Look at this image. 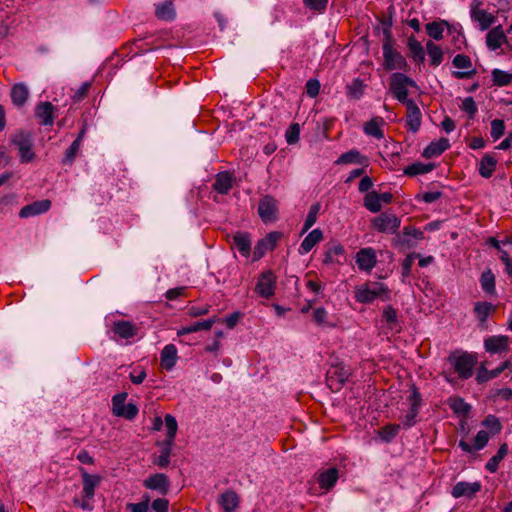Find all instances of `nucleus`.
<instances>
[{"mask_svg":"<svg viewBox=\"0 0 512 512\" xmlns=\"http://www.w3.org/2000/svg\"><path fill=\"white\" fill-rule=\"evenodd\" d=\"M471 18L479 23L481 30L488 29L495 22V17L491 13L480 9H472Z\"/></svg>","mask_w":512,"mask_h":512,"instance_id":"40","label":"nucleus"},{"mask_svg":"<svg viewBox=\"0 0 512 512\" xmlns=\"http://www.w3.org/2000/svg\"><path fill=\"white\" fill-rule=\"evenodd\" d=\"M401 224V220L391 213L383 212L379 216L371 220V227L380 232L387 234H394L397 232Z\"/></svg>","mask_w":512,"mask_h":512,"instance_id":"7","label":"nucleus"},{"mask_svg":"<svg viewBox=\"0 0 512 512\" xmlns=\"http://www.w3.org/2000/svg\"><path fill=\"white\" fill-rule=\"evenodd\" d=\"M58 115L59 109L48 101L39 102L34 109V116L42 126H52Z\"/></svg>","mask_w":512,"mask_h":512,"instance_id":"9","label":"nucleus"},{"mask_svg":"<svg viewBox=\"0 0 512 512\" xmlns=\"http://www.w3.org/2000/svg\"><path fill=\"white\" fill-rule=\"evenodd\" d=\"M339 479V471L332 467L319 473L317 477L318 484L325 491L331 490Z\"/></svg>","mask_w":512,"mask_h":512,"instance_id":"24","label":"nucleus"},{"mask_svg":"<svg viewBox=\"0 0 512 512\" xmlns=\"http://www.w3.org/2000/svg\"><path fill=\"white\" fill-rule=\"evenodd\" d=\"M444 26H446L448 29V32L451 33L450 24L445 20L430 22V23L426 24L425 28H426L427 34L431 38H433L435 40H441L443 38Z\"/></svg>","mask_w":512,"mask_h":512,"instance_id":"39","label":"nucleus"},{"mask_svg":"<svg viewBox=\"0 0 512 512\" xmlns=\"http://www.w3.org/2000/svg\"><path fill=\"white\" fill-rule=\"evenodd\" d=\"M86 130H80L77 138L72 142V144L65 151L64 158L62 159L63 165L71 166L80 150V143L84 137V133Z\"/></svg>","mask_w":512,"mask_h":512,"instance_id":"33","label":"nucleus"},{"mask_svg":"<svg viewBox=\"0 0 512 512\" xmlns=\"http://www.w3.org/2000/svg\"><path fill=\"white\" fill-rule=\"evenodd\" d=\"M213 323H214V319L197 321L190 325L181 327L178 330L177 335L183 336V335L195 333V332H198L201 330H210Z\"/></svg>","mask_w":512,"mask_h":512,"instance_id":"41","label":"nucleus"},{"mask_svg":"<svg viewBox=\"0 0 512 512\" xmlns=\"http://www.w3.org/2000/svg\"><path fill=\"white\" fill-rule=\"evenodd\" d=\"M347 95L352 99H359L363 95L364 84L359 78L347 85Z\"/></svg>","mask_w":512,"mask_h":512,"instance_id":"51","label":"nucleus"},{"mask_svg":"<svg viewBox=\"0 0 512 512\" xmlns=\"http://www.w3.org/2000/svg\"><path fill=\"white\" fill-rule=\"evenodd\" d=\"M495 308L496 307L492 303L487 301H479L475 303L473 312L479 321V326H485V323Z\"/></svg>","mask_w":512,"mask_h":512,"instance_id":"29","label":"nucleus"},{"mask_svg":"<svg viewBox=\"0 0 512 512\" xmlns=\"http://www.w3.org/2000/svg\"><path fill=\"white\" fill-rule=\"evenodd\" d=\"M364 207L372 213H378L382 209L378 192L370 191L364 197Z\"/></svg>","mask_w":512,"mask_h":512,"instance_id":"47","label":"nucleus"},{"mask_svg":"<svg viewBox=\"0 0 512 512\" xmlns=\"http://www.w3.org/2000/svg\"><path fill=\"white\" fill-rule=\"evenodd\" d=\"M276 276L272 271H266L260 274L255 291L263 298H271L275 293Z\"/></svg>","mask_w":512,"mask_h":512,"instance_id":"11","label":"nucleus"},{"mask_svg":"<svg viewBox=\"0 0 512 512\" xmlns=\"http://www.w3.org/2000/svg\"><path fill=\"white\" fill-rule=\"evenodd\" d=\"M495 275L491 269L485 270L479 279L481 289L490 296L496 295Z\"/></svg>","mask_w":512,"mask_h":512,"instance_id":"35","label":"nucleus"},{"mask_svg":"<svg viewBox=\"0 0 512 512\" xmlns=\"http://www.w3.org/2000/svg\"><path fill=\"white\" fill-rule=\"evenodd\" d=\"M143 485L147 489L155 490L162 495H166L170 489V480L167 475L156 473L146 478Z\"/></svg>","mask_w":512,"mask_h":512,"instance_id":"18","label":"nucleus"},{"mask_svg":"<svg viewBox=\"0 0 512 512\" xmlns=\"http://www.w3.org/2000/svg\"><path fill=\"white\" fill-rule=\"evenodd\" d=\"M401 428V423L387 424L379 431V436L384 442L389 443L397 436Z\"/></svg>","mask_w":512,"mask_h":512,"instance_id":"49","label":"nucleus"},{"mask_svg":"<svg viewBox=\"0 0 512 512\" xmlns=\"http://www.w3.org/2000/svg\"><path fill=\"white\" fill-rule=\"evenodd\" d=\"M407 125L409 128H419L421 125V112L413 100L407 102Z\"/></svg>","mask_w":512,"mask_h":512,"instance_id":"42","label":"nucleus"},{"mask_svg":"<svg viewBox=\"0 0 512 512\" xmlns=\"http://www.w3.org/2000/svg\"><path fill=\"white\" fill-rule=\"evenodd\" d=\"M424 239V233L414 227L406 226L401 233L393 239L395 246L405 249L414 248L417 242Z\"/></svg>","mask_w":512,"mask_h":512,"instance_id":"8","label":"nucleus"},{"mask_svg":"<svg viewBox=\"0 0 512 512\" xmlns=\"http://www.w3.org/2000/svg\"><path fill=\"white\" fill-rule=\"evenodd\" d=\"M319 211H320L319 203H315L310 207L309 212L306 216L304 225L302 227V234L306 233L315 224Z\"/></svg>","mask_w":512,"mask_h":512,"instance_id":"52","label":"nucleus"},{"mask_svg":"<svg viewBox=\"0 0 512 512\" xmlns=\"http://www.w3.org/2000/svg\"><path fill=\"white\" fill-rule=\"evenodd\" d=\"M489 441V434L485 430H480L475 438H474V449L475 450H481L483 449Z\"/></svg>","mask_w":512,"mask_h":512,"instance_id":"60","label":"nucleus"},{"mask_svg":"<svg viewBox=\"0 0 512 512\" xmlns=\"http://www.w3.org/2000/svg\"><path fill=\"white\" fill-rule=\"evenodd\" d=\"M160 445V455H154L152 457V463L160 468H166L170 464V456L174 444L162 441Z\"/></svg>","mask_w":512,"mask_h":512,"instance_id":"31","label":"nucleus"},{"mask_svg":"<svg viewBox=\"0 0 512 512\" xmlns=\"http://www.w3.org/2000/svg\"><path fill=\"white\" fill-rule=\"evenodd\" d=\"M355 261L359 270L370 273L377 263L376 251L371 247L361 248Z\"/></svg>","mask_w":512,"mask_h":512,"instance_id":"15","label":"nucleus"},{"mask_svg":"<svg viewBox=\"0 0 512 512\" xmlns=\"http://www.w3.org/2000/svg\"><path fill=\"white\" fill-rule=\"evenodd\" d=\"M512 362L510 360L504 361L500 366L496 367L493 370H487L484 365H482L478 371L476 376V381L479 384L485 383L490 379L497 378L504 370L511 368Z\"/></svg>","mask_w":512,"mask_h":512,"instance_id":"23","label":"nucleus"},{"mask_svg":"<svg viewBox=\"0 0 512 512\" xmlns=\"http://www.w3.org/2000/svg\"><path fill=\"white\" fill-rule=\"evenodd\" d=\"M408 86L417 87L416 82L404 73L396 72L391 75L390 88L394 97L402 103L408 102Z\"/></svg>","mask_w":512,"mask_h":512,"instance_id":"4","label":"nucleus"},{"mask_svg":"<svg viewBox=\"0 0 512 512\" xmlns=\"http://www.w3.org/2000/svg\"><path fill=\"white\" fill-rule=\"evenodd\" d=\"M449 147V140L446 138H440L437 141H432L428 146H426L422 152V156L426 159L434 158L441 155Z\"/></svg>","mask_w":512,"mask_h":512,"instance_id":"25","label":"nucleus"},{"mask_svg":"<svg viewBox=\"0 0 512 512\" xmlns=\"http://www.w3.org/2000/svg\"><path fill=\"white\" fill-rule=\"evenodd\" d=\"M508 453V445L507 443H503L500 445L496 455L491 457L485 465L486 470L490 473H495L498 470L500 462Z\"/></svg>","mask_w":512,"mask_h":512,"instance_id":"43","label":"nucleus"},{"mask_svg":"<svg viewBox=\"0 0 512 512\" xmlns=\"http://www.w3.org/2000/svg\"><path fill=\"white\" fill-rule=\"evenodd\" d=\"M407 46L410 51L411 58L417 63H423L425 60V52L421 43L411 36L408 38Z\"/></svg>","mask_w":512,"mask_h":512,"instance_id":"44","label":"nucleus"},{"mask_svg":"<svg viewBox=\"0 0 512 512\" xmlns=\"http://www.w3.org/2000/svg\"><path fill=\"white\" fill-rule=\"evenodd\" d=\"M485 351L490 354H501L510 349V340L506 335H493L484 340Z\"/></svg>","mask_w":512,"mask_h":512,"instance_id":"14","label":"nucleus"},{"mask_svg":"<svg viewBox=\"0 0 512 512\" xmlns=\"http://www.w3.org/2000/svg\"><path fill=\"white\" fill-rule=\"evenodd\" d=\"M481 487L482 486L479 481H460L453 486L451 490V495L454 498L466 497L468 499H472L481 490Z\"/></svg>","mask_w":512,"mask_h":512,"instance_id":"16","label":"nucleus"},{"mask_svg":"<svg viewBox=\"0 0 512 512\" xmlns=\"http://www.w3.org/2000/svg\"><path fill=\"white\" fill-rule=\"evenodd\" d=\"M447 361L454 368L458 377L462 380H466L472 377L474 368L478 363V357L475 353L457 350L450 353Z\"/></svg>","mask_w":512,"mask_h":512,"instance_id":"2","label":"nucleus"},{"mask_svg":"<svg viewBox=\"0 0 512 512\" xmlns=\"http://www.w3.org/2000/svg\"><path fill=\"white\" fill-rule=\"evenodd\" d=\"M164 422L167 428L166 439L164 441L174 444V440L178 429L176 418L171 414H166Z\"/></svg>","mask_w":512,"mask_h":512,"instance_id":"48","label":"nucleus"},{"mask_svg":"<svg viewBox=\"0 0 512 512\" xmlns=\"http://www.w3.org/2000/svg\"><path fill=\"white\" fill-rule=\"evenodd\" d=\"M320 87V82L317 79H309L305 85L307 95L311 98L318 96Z\"/></svg>","mask_w":512,"mask_h":512,"instance_id":"62","label":"nucleus"},{"mask_svg":"<svg viewBox=\"0 0 512 512\" xmlns=\"http://www.w3.org/2000/svg\"><path fill=\"white\" fill-rule=\"evenodd\" d=\"M384 68L388 71H408L409 65L404 56L393 48V42H383Z\"/></svg>","mask_w":512,"mask_h":512,"instance_id":"5","label":"nucleus"},{"mask_svg":"<svg viewBox=\"0 0 512 512\" xmlns=\"http://www.w3.org/2000/svg\"><path fill=\"white\" fill-rule=\"evenodd\" d=\"M502 43H507L506 35L501 25L492 28L486 35V44L491 50H497Z\"/></svg>","mask_w":512,"mask_h":512,"instance_id":"27","label":"nucleus"},{"mask_svg":"<svg viewBox=\"0 0 512 512\" xmlns=\"http://www.w3.org/2000/svg\"><path fill=\"white\" fill-rule=\"evenodd\" d=\"M138 412V407L134 403L130 402L126 404L123 409L117 412V416L123 417L127 420H132L137 416Z\"/></svg>","mask_w":512,"mask_h":512,"instance_id":"55","label":"nucleus"},{"mask_svg":"<svg viewBox=\"0 0 512 512\" xmlns=\"http://www.w3.org/2000/svg\"><path fill=\"white\" fill-rule=\"evenodd\" d=\"M278 205L277 201L270 195H266L259 200L258 215L264 223H272L277 220Z\"/></svg>","mask_w":512,"mask_h":512,"instance_id":"10","label":"nucleus"},{"mask_svg":"<svg viewBox=\"0 0 512 512\" xmlns=\"http://www.w3.org/2000/svg\"><path fill=\"white\" fill-rule=\"evenodd\" d=\"M407 401L409 403V410L405 415L399 417L402 428L405 430H408L417 424L418 415L423 405L422 396L414 384L411 385V392Z\"/></svg>","mask_w":512,"mask_h":512,"instance_id":"3","label":"nucleus"},{"mask_svg":"<svg viewBox=\"0 0 512 512\" xmlns=\"http://www.w3.org/2000/svg\"><path fill=\"white\" fill-rule=\"evenodd\" d=\"M435 168V164L415 162L404 169V174L410 177L426 174Z\"/></svg>","mask_w":512,"mask_h":512,"instance_id":"45","label":"nucleus"},{"mask_svg":"<svg viewBox=\"0 0 512 512\" xmlns=\"http://www.w3.org/2000/svg\"><path fill=\"white\" fill-rule=\"evenodd\" d=\"M497 165V160L489 155L485 154L478 164V172L483 178H490L493 175Z\"/></svg>","mask_w":512,"mask_h":512,"instance_id":"38","label":"nucleus"},{"mask_svg":"<svg viewBox=\"0 0 512 512\" xmlns=\"http://www.w3.org/2000/svg\"><path fill=\"white\" fill-rule=\"evenodd\" d=\"M127 396L126 392H121L112 397V410L114 415L117 416V412L124 408Z\"/></svg>","mask_w":512,"mask_h":512,"instance_id":"58","label":"nucleus"},{"mask_svg":"<svg viewBox=\"0 0 512 512\" xmlns=\"http://www.w3.org/2000/svg\"><path fill=\"white\" fill-rule=\"evenodd\" d=\"M151 509L153 512H168L169 501L166 498H157L152 501Z\"/></svg>","mask_w":512,"mask_h":512,"instance_id":"63","label":"nucleus"},{"mask_svg":"<svg viewBox=\"0 0 512 512\" xmlns=\"http://www.w3.org/2000/svg\"><path fill=\"white\" fill-rule=\"evenodd\" d=\"M82 485L84 498L90 500L95 495V488L100 484L102 478L99 475L89 474L85 469H81Z\"/></svg>","mask_w":512,"mask_h":512,"instance_id":"20","label":"nucleus"},{"mask_svg":"<svg viewBox=\"0 0 512 512\" xmlns=\"http://www.w3.org/2000/svg\"><path fill=\"white\" fill-rule=\"evenodd\" d=\"M228 242L243 257L248 258L250 256L252 241L249 233L238 231L233 235H228Z\"/></svg>","mask_w":512,"mask_h":512,"instance_id":"12","label":"nucleus"},{"mask_svg":"<svg viewBox=\"0 0 512 512\" xmlns=\"http://www.w3.org/2000/svg\"><path fill=\"white\" fill-rule=\"evenodd\" d=\"M233 185V178L229 172H220L216 175V179L212 185L214 191L219 194L226 195L229 193Z\"/></svg>","mask_w":512,"mask_h":512,"instance_id":"28","label":"nucleus"},{"mask_svg":"<svg viewBox=\"0 0 512 512\" xmlns=\"http://www.w3.org/2000/svg\"><path fill=\"white\" fill-rule=\"evenodd\" d=\"M111 330L114 333L115 339L129 340L138 334L137 325L126 320L114 321Z\"/></svg>","mask_w":512,"mask_h":512,"instance_id":"17","label":"nucleus"},{"mask_svg":"<svg viewBox=\"0 0 512 512\" xmlns=\"http://www.w3.org/2000/svg\"><path fill=\"white\" fill-rule=\"evenodd\" d=\"M28 96L29 91L23 83L15 84L10 92L12 103L18 107H21L26 103Z\"/></svg>","mask_w":512,"mask_h":512,"instance_id":"37","label":"nucleus"},{"mask_svg":"<svg viewBox=\"0 0 512 512\" xmlns=\"http://www.w3.org/2000/svg\"><path fill=\"white\" fill-rule=\"evenodd\" d=\"M390 298L391 290L386 284L378 281H367L356 286L354 290V299L360 304H372L376 299L386 302Z\"/></svg>","mask_w":512,"mask_h":512,"instance_id":"1","label":"nucleus"},{"mask_svg":"<svg viewBox=\"0 0 512 512\" xmlns=\"http://www.w3.org/2000/svg\"><path fill=\"white\" fill-rule=\"evenodd\" d=\"M336 164H359L367 167L369 159L367 156L362 155L358 150L352 149L340 155Z\"/></svg>","mask_w":512,"mask_h":512,"instance_id":"26","label":"nucleus"},{"mask_svg":"<svg viewBox=\"0 0 512 512\" xmlns=\"http://www.w3.org/2000/svg\"><path fill=\"white\" fill-rule=\"evenodd\" d=\"M178 360V351L174 344H167L161 351L160 362L161 367L167 371H171Z\"/></svg>","mask_w":512,"mask_h":512,"instance_id":"22","label":"nucleus"},{"mask_svg":"<svg viewBox=\"0 0 512 512\" xmlns=\"http://www.w3.org/2000/svg\"><path fill=\"white\" fill-rule=\"evenodd\" d=\"M382 319L389 325L397 322V312L392 306H386L382 313Z\"/></svg>","mask_w":512,"mask_h":512,"instance_id":"64","label":"nucleus"},{"mask_svg":"<svg viewBox=\"0 0 512 512\" xmlns=\"http://www.w3.org/2000/svg\"><path fill=\"white\" fill-rule=\"evenodd\" d=\"M345 253L344 246L340 243H334L331 246H328L324 253L323 263L326 265L330 264H339L341 261L338 257L343 256Z\"/></svg>","mask_w":512,"mask_h":512,"instance_id":"34","label":"nucleus"},{"mask_svg":"<svg viewBox=\"0 0 512 512\" xmlns=\"http://www.w3.org/2000/svg\"><path fill=\"white\" fill-rule=\"evenodd\" d=\"M268 251H271L270 248H268V245L264 241V239L258 240L254 247L253 251V261H258L261 259Z\"/></svg>","mask_w":512,"mask_h":512,"instance_id":"59","label":"nucleus"},{"mask_svg":"<svg viewBox=\"0 0 512 512\" xmlns=\"http://www.w3.org/2000/svg\"><path fill=\"white\" fill-rule=\"evenodd\" d=\"M155 16L163 21H172L176 16L172 0H166L163 3L155 5Z\"/></svg>","mask_w":512,"mask_h":512,"instance_id":"32","label":"nucleus"},{"mask_svg":"<svg viewBox=\"0 0 512 512\" xmlns=\"http://www.w3.org/2000/svg\"><path fill=\"white\" fill-rule=\"evenodd\" d=\"M451 409L460 415L466 416L471 410V406L463 398H456L450 405Z\"/></svg>","mask_w":512,"mask_h":512,"instance_id":"53","label":"nucleus"},{"mask_svg":"<svg viewBox=\"0 0 512 512\" xmlns=\"http://www.w3.org/2000/svg\"><path fill=\"white\" fill-rule=\"evenodd\" d=\"M348 377L349 373L344 368H336L333 371H328L326 382L332 391L337 392L348 380Z\"/></svg>","mask_w":512,"mask_h":512,"instance_id":"21","label":"nucleus"},{"mask_svg":"<svg viewBox=\"0 0 512 512\" xmlns=\"http://www.w3.org/2000/svg\"><path fill=\"white\" fill-rule=\"evenodd\" d=\"M428 56L430 58V64L434 67L439 66L443 61L442 48L432 41H428L426 44Z\"/></svg>","mask_w":512,"mask_h":512,"instance_id":"46","label":"nucleus"},{"mask_svg":"<svg viewBox=\"0 0 512 512\" xmlns=\"http://www.w3.org/2000/svg\"><path fill=\"white\" fill-rule=\"evenodd\" d=\"M461 109L468 114L469 118H472L478 110L472 97H467L462 101Z\"/></svg>","mask_w":512,"mask_h":512,"instance_id":"61","label":"nucleus"},{"mask_svg":"<svg viewBox=\"0 0 512 512\" xmlns=\"http://www.w3.org/2000/svg\"><path fill=\"white\" fill-rule=\"evenodd\" d=\"M483 426L488 428L493 434H497L501 431L502 425L499 419L494 415H488L482 422Z\"/></svg>","mask_w":512,"mask_h":512,"instance_id":"56","label":"nucleus"},{"mask_svg":"<svg viewBox=\"0 0 512 512\" xmlns=\"http://www.w3.org/2000/svg\"><path fill=\"white\" fill-rule=\"evenodd\" d=\"M323 239V232L316 228L312 230L302 241L299 247V254L304 255L310 252L313 247Z\"/></svg>","mask_w":512,"mask_h":512,"instance_id":"30","label":"nucleus"},{"mask_svg":"<svg viewBox=\"0 0 512 512\" xmlns=\"http://www.w3.org/2000/svg\"><path fill=\"white\" fill-rule=\"evenodd\" d=\"M51 208V201L48 199L34 201L31 204L25 205L19 211L20 218H29L46 213Z\"/></svg>","mask_w":512,"mask_h":512,"instance_id":"19","label":"nucleus"},{"mask_svg":"<svg viewBox=\"0 0 512 512\" xmlns=\"http://www.w3.org/2000/svg\"><path fill=\"white\" fill-rule=\"evenodd\" d=\"M219 504L224 512H233L239 505L238 495L233 490H227L221 494Z\"/></svg>","mask_w":512,"mask_h":512,"instance_id":"36","label":"nucleus"},{"mask_svg":"<svg viewBox=\"0 0 512 512\" xmlns=\"http://www.w3.org/2000/svg\"><path fill=\"white\" fill-rule=\"evenodd\" d=\"M492 82L495 86H506L512 82V74L500 69L492 70Z\"/></svg>","mask_w":512,"mask_h":512,"instance_id":"50","label":"nucleus"},{"mask_svg":"<svg viewBox=\"0 0 512 512\" xmlns=\"http://www.w3.org/2000/svg\"><path fill=\"white\" fill-rule=\"evenodd\" d=\"M419 257H420V255L418 253L413 252V253L408 254L406 256V258L402 261L401 274H402L403 278H407L410 275L414 260Z\"/></svg>","mask_w":512,"mask_h":512,"instance_id":"54","label":"nucleus"},{"mask_svg":"<svg viewBox=\"0 0 512 512\" xmlns=\"http://www.w3.org/2000/svg\"><path fill=\"white\" fill-rule=\"evenodd\" d=\"M452 64L458 69H470L468 71H453L452 76L456 79H470L477 73L476 69L472 68V61L469 56L465 54H457Z\"/></svg>","mask_w":512,"mask_h":512,"instance_id":"13","label":"nucleus"},{"mask_svg":"<svg viewBox=\"0 0 512 512\" xmlns=\"http://www.w3.org/2000/svg\"><path fill=\"white\" fill-rule=\"evenodd\" d=\"M91 87V82H84L80 88H78L72 95L71 98L74 103L81 102L84 98L87 97L88 92Z\"/></svg>","mask_w":512,"mask_h":512,"instance_id":"57","label":"nucleus"},{"mask_svg":"<svg viewBox=\"0 0 512 512\" xmlns=\"http://www.w3.org/2000/svg\"><path fill=\"white\" fill-rule=\"evenodd\" d=\"M12 143L18 151L22 163H30L34 160L33 139L29 132L21 130L14 135Z\"/></svg>","mask_w":512,"mask_h":512,"instance_id":"6","label":"nucleus"}]
</instances>
